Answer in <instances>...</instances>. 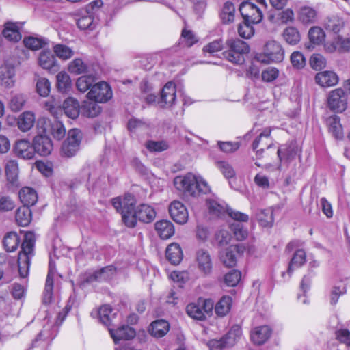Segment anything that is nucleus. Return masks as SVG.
Returning a JSON list of instances; mask_svg holds the SVG:
<instances>
[{
	"label": "nucleus",
	"mask_w": 350,
	"mask_h": 350,
	"mask_svg": "<svg viewBox=\"0 0 350 350\" xmlns=\"http://www.w3.org/2000/svg\"><path fill=\"white\" fill-rule=\"evenodd\" d=\"M260 225L264 227L271 226L273 223V211L271 209L261 210L257 215Z\"/></svg>",
	"instance_id": "nucleus-54"
},
{
	"label": "nucleus",
	"mask_w": 350,
	"mask_h": 350,
	"mask_svg": "<svg viewBox=\"0 0 350 350\" xmlns=\"http://www.w3.org/2000/svg\"><path fill=\"white\" fill-rule=\"evenodd\" d=\"M315 81L321 87H331L336 85L338 83V77L334 72L331 70H325L319 72L316 75Z\"/></svg>",
	"instance_id": "nucleus-26"
},
{
	"label": "nucleus",
	"mask_w": 350,
	"mask_h": 350,
	"mask_svg": "<svg viewBox=\"0 0 350 350\" xmlns=\"http://www.w3.org/2000/svg\"><path fill=\"white\" fill-rule=\"evenodd\" d=\"M35 243L34 233L31 231L26 232L18 256V273L21 278H25L29 274L31 260L35 254Z\"/></svg>",
	"instance_id": "nucleus-2"
},
{
	"label": "nucleus",
	"mask_w": 350,
	"mask_h": 350,
	"mask_svg": "<svg viewBox=\"0 0 350 350\" xmlns=\"http://www.w3.org/2000/svg\"><path fill=\"white\" fill-rule=\"evenodd\" d=\"M211 299H199L197 303H191L187 306V312L189 317L198 320H204L206 314L209 315L213 309Z\"/></svg>",
	"instance_id": "nucleus-7"
},
{
	"label": "nucleus",
	"mask_w": 350,
	"mask_h": 350,
	"mask_svg": "<svg viewBox=\"0 0 350 350\" xmlns=\"http://www.w3.org/2000/svg\"><path fill=\"white\" fill-rule=\"evenodd\" d=\"M113 206L122 215V221L129 228L135 227V218L133 216L135 200L132 194L123 197H116L111 200Z\"/></svg>",
	"instance_id": "nucleus-3"
},
{
	"label": "nucleus",
	"mask_w": 350,
	"mask_h": 350,
	"mask_svg": "<svg viewBox=\"0 0 350 350\" xmlns=\"http://www.w3.org/2000/svg\"><path fill=\"white\" fill-rule=\"evenodd\" d=\"M63 110L65 114L72 118H77L80 113V106L79 102L73 98H68L63 103Z\"/></svg>",
	"instance_id": "nucleus-34"
},
{
	"label": "nucleus",
	"mask_w": 350,
	"mask_h": 350,
	"mask_svg": "<svg viewBox=\"0 0 350 350\" xmlns=\"http://www.w3.org/2000/svg\"><path fill=\"white\" fill-rule=\"evenodd\" d=\"M33 146L35 153L40 156L49 155L53 148L51 139L46 135H38L33 140Z\"/></svg>",
	"instance_id": "nucleus-15"
},
{
	"label": "nucleus",
	"mask_w": 350,
	"mask_h": 350,
	"mask_svg": "<svg viewBox=\"0 0 350 350\" xmlns=\"http://www.w3.org/2000/svg\"><path fill=\"white\" fill-rule=\"evenodd\" d=\"M2 33L3 36L10 41L18 42L21 38L18 26L16 23H6Z\"/></svg>",
	"instance_id": "nucleus-39"
},
{
	"label": "nucleus",
	"mask_w": 350,
	"mask_h": 350,
	"mask_svg": "<svg viewBox=\"0 0 350 350\" xmlns=\"http://www.w3.org/2000/svg\"><path fill=\"white\" fill-rule=\"evenodd\" d=\"M241 336V330L238 326L232 327L230 331L219 339L210 340L207 345L210 350H222L234 346Z\"/></svg>",
	"instance_id": "nucleus-6"
},
{
	"label": "nucleus",
	"mask_w": 350,
	"mask_h": 350,
	"mask_svg": "<svg viewBox=\"0 0 350 350\" xmlns=\"http://www.w3.org/2000/svg\"><path fill=\"white\" fill-rule=\"evenodd\" d=\"M327 107L332 111L343 112L347 107V96L342 88L332 90L327 96Z\"/></svg>",
	"instance_id": "nucleus-10"
},
{
	"label": "nucleus",
	"mask_w": 350,
	"mask_h": 350,
	"mask_svg": "<svg viewBox=\"0 0 350 350\" xmlns=\"http://www.w3.org/2000/svg\"><path fill=\"white\" fill-rule=\"evenodd\" d=\"M174 184L178 190L193 196L211 192L208 183L202 177L196 176L191 173L176 176L174 180Z\"/></svg>",
	"instance_id": "nucleus-1"
},
{
	"label": "nucleus",
	"mask_w": 350,
	"mask_h": 350,
	"mask_svg": "<svg viewBox=\"0 0 350 350\" xmlns=\"http://www.w3.org/2000/svg\"><path fill=\"white\" fill-rule=\"evenodd\" d=\"M265 51L252 54V64H279L284 59V52L275 41H269L265 45Z\"/></svg>",
	"instance_id": "nucleus-4"
},
{
	"label": "nucleus",
	"mask_w": 350,
	"mask_h": 350,
	"mask_svg": "<svg viewBox=\"0 0 350 350\" xmlns=\"http://www.w3.org/2000/svg\"><path fill=\"white\" fill-rule=\"evenodd\" d=\"M206 205L211 214L216 217L224 215L227 212V207L224 203H219L214 199H208Z\"/></svg>",
	"instance_id": "nucleus-44"
},
{
	"label": "nucleus",
	"mask_w": 350,
	"mask_h": 350,
	"mask_svg": "<svg viewBox=\"0 0 350 350\" xmlns=\"http://www.w3.org/2000/svg\"><path fill=\"white\" fill-rule=\"evenodd\" d=\"M77 16V25L81 30L93 31L98 23V20L95 18L94 12H88L85 10Z\"/></svg>",
	"instance_id": "nucleus-19"
},
{
	"label": "nucleus",
	"mask_w": 350,
	"mask_h": 350,
	"mask_svg": "<svg viewBox=\"0 0 350 350\" xmlns=\"http://www.w3.org/2000/svg\"><path fill=\"white\" fill-rule=\"evenodd\" d=\"M14 150L18 157L25 159H32L35 154L33 144L26 139L17 141Z\"/></svg>",
	"instance_id": "nucleus-25"
},
{
	"label": "nucleus",
	"mask_w": 350,
	"mask_h": 350,
	"mask_svg": "<svg viewBox=\"0 0 350 350\" xmlns=\"http://www.w3.org/2000/svg\"><path fill=\"white\" fill-rule=\"evenodd\" d=\"M306 260V254L304 250L300 249L297 250L288 265L287 273L291 275L295 269L301 267L305 264Z\"/></svg>",
	"instance_id": "nucleus-38"
},
{
	"label": "nucleus",
	"mask_w": 350,
	"mask_h": 350,
	"mask_svg": "<svg viewBox=\"0 0 350 350\" xmlns=\"http://www.w3.org/2000/svg\"><path fill=\"white\" fill-rule=\"evenodd\" d=\"M35 120L36 118L33 113L29 111H25L18 118V127L23 132L28 131L34 125Z\"/></svg>",
	"instance_id": "nucleus-33"
},
{
	"label": "nucleus",
	"mask_w": 350,
	"mask_h": 350,
	"mask_svg": "<svg viewBox=\"0 0 350 350\" xmlns=\"http://www.w3.org/2000/svg\"><path fill=\"white\" fill-rule=\"evenodd\" d=\"M23 43L27 48L37 51L47 44L48 40L42 37L29 36L24 38Z\"/></svg>",
	"instance_id": "nucleus-45"
},
{
	"label": "nucleus",
	"mask_w": 350,
	"mask_h": 350,
	"mask_svg": "<svg viewBox=\"0 0 350 350\" xmlns=\"http://www.w3.org/2000/svg\"><path fill=\"white\" fill-rule=\"evenodd\" d=\"M325 34L323 30L319 27H312L308 31L310 42L314 44L319 45L323 42Z\"/></svg>",
	"instance_id": "nucleus-52"
},
{
	"label": "nucleus",
	"mask_w": 350,
	"mask_h": 350,
	"mask_svg": "<svg viewBox=\"0 0 350 350\" xmlns=\"http://www.w3.org/2000/svg\"><path fill=\"white\" fill-rule=\"evenodd\" d=\"M297 18L304 25H311L317 21L318 12L311 6L303 5L297 11Z\"/></svg>",
	"instance_id": "nucleus-24"
},
{
	"label": "nucleus",
	"mask_w": 350,
	"mask_h": 350,
	"mask_svg": "<svg viewBox=\"0 0 350 350\" xmlns=\"http://www.w3.org/2000/svg\"><path fill=\"white\" fill-rule=\"evenodd\" d=\"M25 103V98L23 94L14 96L10 101V107L13 111H19Z\"/></svg>",
	"instance_id": "nucleus-62"
},
{
	"label": "nucleus",
	"mask_w": 350,
	"mask_h": 350,
	"mask_svg": "<svg viewBox=\"0 0 350 350\" xmlns=\"http://www.w3.org/2000/svg\"><path fill=\"white\" fill-rule=\"evenodd\" d=\"M285 40L290 44H296L300 40V35L298 30L293 27H289L285 29L283 33Z\"/></svg>",
	"instance_id": "nucleus-55"
},
{
	"label": "nucleus",
	"mask_w": 350,
	"mask_h": 350,
	"mask_svg": "<svg viewBox=\"0 0 350 350\" xmlns=\"http://www.w3.org/2000/svg\"><path fill=\"white\" fill-rule=\"evenodd\" d=\"M279 75V70L275 67H267L262 71L261 77L262 81L271 82L274 81Z\"/></svg>",
	"instance_id": "nucleus-64"
},
{
	"label": "nucleus",
	"mask_w": 350,
	"mask_h": 350,
	"mask_svg": "<svg viewBox=\"0 0 350 350\" xmlns=\"http://www.w3.org/2000/svg\"><path fill=\"white\" fill-rule=\"evenodd\" d=\"M127 126L131 132L136 133L148 129L150 123L144 120L133 118L129 120Z\"/></svg>",
	"instance_id": "nucleus-51"
},
{
	"label": "nucleus",
	"mask_w": 350,
	"mask_h": 350,
	"mask_svg": "<svg viewBox=\"0 0 350 350\" xmlns=\"http://www.w3.org/2000/svg\"><path fill=\"white\" fill-rule=\"evenodd\" d=\"M146 147L150 152H162L166 150L169 146L165 141L149 140L146 143Z\"/></svg>",
	"instance_id": "nucleus-60"
},
{
	"label": "nucleus",
	"mask_w": 350,
	"mask_h": 350,
	"mask_svg": "<svg viewBox=\"0 0 350 350\" xmlns=\"http://www.w3.org/2000/svg\"><path fill=\"white\" fill-rule=\"evenodd\" d=\"M272 329L268 325H261L254 327L250 332L252 341L258 345L266 342L271 337Z\"/></svg>",
	"instance_id": "nucleus-22"
},
{
	"label": "nucleus",
	"mask_w": 350,
	"mask_h": 350,
	"mask_svg": "<svg viewBox=\"0 0 350 350\" xmlns=\"http://www.w3.org/2000/svg\"><path fill=\"white\" fill-rule=\"evenodd\" d=\"M155 230L159 237L163 239L171 237L174 233V228L172 222L168 220L159 221L155 224Z\"/></svg>",
	"instance_id": "nucleus-35"
},
{
	"label": "nucleus",
	"mask_w": 350,
	"mask_h": 350,
	"mask_svg": "<svg viewBox=\"0 0 350 350\" xmlns=\"http://www.w3.org/2000/svg\"><path fill=\"white\" fill-rule=\"evenodd\" d=\"M235 8L230 1H226L220 12V18L223 23L228 24L234 21Z\"/></svg>",
	"instance_id": "nucleus-47"
},
{
	"label": "nucleus",
	"mask_w": 350,
	"mask_h": 350,
	"mask_svg": "<svg viewBox=\"0 0 350 350\" xmlns=\"http://www.w3.org/2000/svg\"><path fill=\"white\" fill-rule=\"evenodd\" d=\"M196 266L201 274L209 275L212 273L213 269V258L210 253L204 249H200L196 254Z\"/></svg>",
	"instance_id": "nucleus-12"
},
{
	"label": "nucleus",
	"mask_w": 350,
	"mask_h": 350,
	"mask_svg": "<svg viewBox=\"0 0 350 350\" xmlns=\"http://www.w3.org/2000/svg\"><path fill=\"white\" fill-rule=\"evenodd\" d=\"M15 67H1L0 80L6 88H12L15 83Z\"/></svg>",
	"instance_id": "nucleus-40"
},
{
	"label": "nucleus",
	"mask_w": 350,
	"mask_h": 350,
	"mask_svg": "<svg viewBox=\"0 0 350 350\" xmlns=\"http://www.w3.org/2000/svg\"><path fill=\"white\" fill-rule=\"evenodd\" d=\"M166 258L173 265L179 264L183 259V252L180 245L176 243L170 244L166 249Z\"/></svg>",
	"instance_id": "nucleus-36"
},
{
	"label": "nucleus",
	"mask_w": 350,
	"mask_h": 350,
	"mask_svg": "<svg viewBox=\"0 0 350 350\" xmlns=\"http://www.w3.org/2000/svg\"><path fill=\"white\" fill-rule=\"evenodd\" d=\"M176 85L172 81L167 82L163 88L159 101L161 107H170L176 101Z\"/></svg>",
	"instance_id": "nucleus-17"
},
{
	"label": "nucleus",
	"mask_w": 350,
	"mask_h": 350,
	"mask_svg": "<svg viewBox=\"0 0 350 350\" xmlns=\"http://www.w3.org/2000/svg\"><path fill=\"white\" fill-rule=\"evenodd\" d=\"M231 306L232 298L230 296H224L215 306V313L217 316L223 317L230 312Z\"/></svg>",
	"instance_id": "nucleus-46"
},
{
	"label": "nucleus",
	"mask_w": 350,
	"mask_h": 350,
	"mask_svg": "<svg viewBox=\"0 0 350 350\" xmlns=\"http://www.w3.org/2000/svg\"><path fill=\"white\" fill-rule=\"evenodd\" d=\"M112 90L109 85L105 81H100L91 88L87 96L91 100L106 103L112 98Z\"/></svg>",
	"instance_id": "nucleus-9"
},
{
	"label": "nucleus",
	"mask_w": 350,
	"mask_h": 350,
	"mask_svg": "<svg viewBox=\"0 0 350 350\" xmlns=\"http://www.w3.org/2000/svg\"><path fill=\"white\" fill-rule=\"evenodd\" d=\"M277 153L280 161H291L297 154V147L293 142L286 144L278 150Z\"/></svg>",
	"instance_id": "nucleus-32"
},
{
	"label": "nucleus",
	"mask_w": 350,
	"mask_h": 350,
	"mask_svg": "<svg viewBox=\"0 0 350 350\" xmlns=\"http://www.w3.org/2000/svg\"><path fill=\"white\" fill-rule=\"evenodd\" d=\"M15 219L18 226H27L32 219L31 209L26 206L19 207L16 210Z\"/></svg>",
	"instance_id": "nucleus-37"
},
{
	"label": "nucleus",
	"mask_w": 350,
	"mask_h": 350,
	"mask_svg": "<svg viewBox=\"0 0 350 350\" xmlns=\"http://www.w3.org/2000/svg\"><path fill=\"white\" fill-rule=\"evenodd\" d=\"M216 167L226 178H231L235 176V171L232 166L226 161H218L215 162Z\"/></svg>",
	"instance_id": "nucleus-56"
},
{
	"label": "nucleus",
	"mask_w": 350,
	"mask_h": 350,
	"mask_svg": "<svg viewBox=\"0 0 350 350\" xmlns=\"http://www.w3.org/2000/svg\"><path fill=\"white\" fill-rule=\"evenodd\" d=\"M56 336V330L51 325H44L32 342V347H47Z\"/></svg>",
	"instance_id": "nucleus-18"
},
{
	"label": "nucleus",
	"mask_w": 350,
	"mask_h": 350,
	"mask_svg": "<svg viewBox=\"0 0 350 350\" xmlns=\"http://www.w3.org/2000/svg\"><path fill=\"white\" fill-rule=\"evenodd\" d=\"M51 84L46 78H40L38 79L36 83L37 92L43 97L47 96L50 92Z\"/></svg>",
	"instance_id": "nucleus-61"
},
{
	"label": "nucleus",
	"mask_w": 350,
	"mask_h": 350,
	"mask_svg": "<svg viewBox=\"0 0 350 350\" xmlns=\"http://www.w3.org/2000/svg\"><path fill=\"white\" fill-rule=\"evenodd\" d=\"M55 55L62 60L70 59L74 54L73 51L64 44H56L53 48Z\"/></svg>",
	"instance_id": "nucleus-53"
},
{
	"label": "nucleus",
	"mask_w": 350,
	"mask_h": 350,
	"mask_svg": "<svg viewBox=\"0 0 350 350\" xmlns=\"http://www.w3.org/2000/svg\"><path fill=\"white\" fill-rule=\"evenodd\" d=\"M133 216L135 218V226L137 220L144 223L152 221L156 217V212L151 206L142 204L135 208Z\"/></svg>",
	"instance_id": "nucleus-21"
},
{
	"label": "nucleus",
	"mask_w": 350,
	"mask_h": 350,
	"mask_svg": "<svg viewBox=\"0 0 350 350\" xmlns=\"http://www.w3.org/2000/svg\"><path fill=\"white\" fill-rule=\"evenodd\" d=\"M241 273L239 271L232 270L224 275V282L228 286H235L240 282Z\"/></svg>",
	"instance_id": "nucleus-59"
},
{
	"label": "nucleus",
	"mask_w": 350,
	"mask_h": 350,
	"mask_svg": "<svg viewBox=\"0 0 350 350\" xmlns=\"http://www.w3.org/2000/svg\"><path fill=\"white\" fill-rule=\"evenodd\" d=\"M108 329L115 344H118V342L122 340H131L133 338L136 334L135 329L129 325H122L116 329L109 327Z\"/></svg>",
	"instance_id": "nucleus-23"
},
{
	"label": "nucleus",
	"mask_w": 350,
	"mask_h": 350,
	"mask_svg": "<svg viewBox=\"0 0 350 350\" xmlns=\"http://www.w3.org/2000/svg\"><path fill=\"white\" fill-rule=\"evenodd\" d=\"M21 243V238L16 232H8L3 238V245L7 252L15 251Z\"/></svg>",
	"instance_id": "nucleus-42"
},
{
	"label": "nucleus",
	"mask_w": 350,
	"mask_h": 350,
	"mask_svg": "<svg viewBox=\"0 0 350 350\" xmlns=\"http://www.w3.org/2000/svg\"><path fill=\"white\" fill-rule=\"evenodd\" d=\"M329 132L336 139L343 137V130L340 124V118L336 115L329 116L326 120Z\"/></svg>",
	"instance_id": "nucleus-30"
},
{
	"label": "nucleus",
	"mask_w": 350,
	"mask_h": 350,
	"mask_svg": "<svg viewBox=\"0 0 350 350\" xmlns=\"http://www.w3.org/2000/svg\"><path fill=\"white\" fill-rule=\"evenodd\" d=\"M239 12L245 21L259 23L262 19L260 8L250 1H243L239 5Z\"/></svg>",
	"instance_id": "nucleus-11"
},
{
	"label": "nucleus",
	"mask_w": 350,
	"mask_h": 350,
	"mask_svg": "<svg viewBox=\"0 0 350 350\" xmlns=\"http://www.w3.org/2000/svg\"><path fill=\"white\" fill-rule=\"evenodd\" d=\"M334 50L340 52H347L350 51V38L338 37L333 43Z\"/></svg>",
	"instance_id": "nucleus-63"
},
{
	"label": "nucleus",
	"mask_w": 350,
	"mask_h": 350,
	"mask_svg": "<svg viewBox=\"0 0 350 350\" xmlns=\"http://www.w3.org/2000/svg\"><path fill=\"white\" fill-rule=\"evenodd\" d=\"M345 25L344 20L337 15L328 16L325 20L324 26L327 31L338 33Z\"/></svg>",
	"instance_id": "nucleus-41"
},
{
	"label": "nucleus",
	"mask_w": 350,
	"mask_h": 350,
	"mask_svg": "<svg viewBox=\"0 0 350 350\" xmlns=\"http://www.w3.org/2000/svg\"><path fill=\"white\" fill-rule=\"evenodd\" d=\"M96 77L93 74L84 75L78 78L76 86L81 92H86L95 81Z\"/></svg>",
	"instance_id": "nucleus-49"
},
{
	"label": "nucleus",
	"mask_w": 350,
	"mask_h": 350,
	"mask_svg": "<svg viewBox=\"0 0 350 350\" xmlns=\"http://www.w3.org/2000/svg\"><path fill=\"white\" fill-rule=\"evenodd\" d=\"M18 196L23 206L27 207L34 205L38 200L36 191L33 189L28 187L22 188L19 191Z\"/></svg>",
	"instance_id": "nucleus-31"
},
{
	"label": "nucleus",
	"mask_w": 350,
	"mask_h": 350,
	"mask_svg": "<svg viewBox=\"0 0 350 350\" xmlns=\"http://www.w3.org/2000/svg\"><path fill=\"white\" fill-rule=\"evenodd\" d=\"M113 309L108 304L103 305L98 311L99 319L102 323L107 327L111 324L112 319L116 313H112Z\"/></svg>",
	"instance_id": "nucleus-48"
},
{
	"label": "nucleus",
	"mask_w": 350,
	"mask_h": 350,
	"mask_svg": "<svg viewBox=\"0 0 350 350\" xmlns=\"http://www.w3.org/2000/svg\"><path fill=\"white\" fill-rule=\"evenodd\" d=\"M170 329L169 323L163 319L153 321L149 327L150 334L155 338L163 337Z\"/></svg>",
	"instance_id": "nucleus-28"
},
{
	"label": "nucleus",
	"mask_w": 350,
	"mask_h": 350,
	"mask_svg": "<svg viewBox=\"0 0 350 350\" xmlns=\"http://www.w3.org/2000/svg\"><path fill=\"white\" fill-rule=\"evenodd\" d=\"M40 66H55V57L49 50H43L39 56Z\"/></svg>",
	"instance_id": "nucleus-58"
},
{
	"label": "nucleus",
	"mask_w": 350,
	"mask_h": 350,
	"mask_svg": "<svg viewBox=\"0 0 350 350\" xmlns=\"http://www.w3.org/2000/svg\"><path fill=\"white\" fill-rule=\"evenodd\" d=\"M252 24L254 23L252 22L245 21L243 20V23L239 24L238 27V32L239 36L246 39L251 38L254 33Z\"/></svg>",
	"instance_id": "nucleus-57"
},
{
	"label": "nucleus",
	"mask_w": 350,
	"mask_h": 350,
	"mask_svg": "<svg viewBox=\"0 0 350 350\" xmlns=\"http://www.w3.org/2000/svg\"><path fill=\"white\" fill-rule=\"evenodd\" d=\"M54 277L55 271H53L52 266L50 264L46 279L45 287L43 292L42 302L44 304H49L52 301Z\"/></svg>",
	"instance_id": "nucleus-29"
},
{
	"label": "nucleus",
	"mask_w": 350,
	"mask_h": 350,
	"mask_svg": "<svg viewBox=\"0 0 350 350\" xmlns=\"http://www.w3.org/2000/svg\"><path fill=\"white\" fill-rule=\"evenodd\" d=\"M116 273V269L113 265L107 266L90 274L87 278L88 282L107 280Z\"/></svg>",
	"instance_id": "nucleus-27"
},
{
	"label": "nucleus",
	"mask_w": 350,
	"mask_h": 350,
	"mask_svg": "<svg viewBox=\"0 0 350 350\" xmlns=\"http://www.w3.org/2000/svg\"><path fill=\"white\" fill-rule=\"evenodd\" d=\"M5 174L8 180L13 185L16 184L18 180V168L16 161L10 160L5 165Z\"/></svg>",
	"instance_id": "nucleus-50"
},
{
	"label": "nucleus",
	"mask_w": 350,
	"mask_h": 350,
	"mask_svg": "<svg viewBox=\"0 0 350 350\" xmlns=\"http://www.w3.org/2000/svg\"><path fill=\"white\" fill-rule=\"evenodd\" d=\"M271 129L266 128L253 142V150L256 152V155L258 157L262 156L265 148L269 149L272 146L273 142L271 138Z\"/></svg>",
	"instance_id": "nucleus-13"
},
{
	"label": "nucleus",
	"mask_w": 350,
	"mask_h": 350,
	"mask_svg": "<svg viewBox=\"0 0 350 350\" xmlns=\"http://www.w3.org/2000/svg\"><path fill=\"white\" fill-rule=\"evenodd\" d=\"M226 44L229 50L222 53L224 58L232 64H242L244 61V55L250 52V46L240 39H228Z\"/></svg>",
	"instance_id": "nucleus-5"
},
{
	"label": "nucleus",
	"mask_w": 350,
	"mask_h": 350,
	"mask_svg": "<svg viewBox=\"0 0 350 350\" xmlns=\"http://www.w3.org/2000/svg\"><path fill=\"white\" fill-rule=\"evenodd\" d=\"M81 140V131L77 129L68 131V137L61 148L62 154L66 157H73L79 149Z\"/></svg>",
	"instance_id": "nucleus-8"
},
{
	"label": "nucleus",
	"mask_w": 350,
	"mask_h": 350,
	"mask_svg": "<svg viewBox=\"0 0 350 350\" xmlns=\"http://www.w3.org/2000/svg\"><path fill=\"white\" fill-rule=\"evenodd\" d=\"M38 124H44L43 132L46 133H51L53 137L57 140H60L65 136L66 130L63 124L55 120L53 122L43 118L40 119L38 122Z\"/></svg>",
	"instance_id": "nucleus-14"
},
{
	"label": "nucleus",
	"mask_w": 350,
	"mask_h": 350,
	"mask_svg": "<svg viewBox=\"0 0 350 350\" xmlns=\"http://www.w3.org/2000/svg\"><path fill=\"white\" fill-rule=\"evenodd\" d=\"M94 100L84 101L81 107V113L88 118H94L101 111V107Z\"/></svg>",
	"instance_id": "nucleus-43"
},
{
	"label": "nucleus",
	"mask_w": 350,
	"mask_h": 350,
	"mask_svg": "<svg viewBox=\"0 0 350 350\" xmlns=\"http://www.w3.org/2000/svg\"><path fill=\"white\" fill-rule=\"evenodd\" d=\"M169 213L172 219L179 224H184L188 220V211L180 201H174L170 204Z\"/></svg>",
	"instance_id": "nucleus-16"
},
{
	"label": "nucleus",
	"mask_w": 350,
	"mask_h": 350,
	"mask_svg": "<svg viewBox=\"0 0 350 350\" xmlns=\"http://www.w3.org/2000/svg\"><path fill=\"white\" fill-rule=\"evenodd\" d=\"M245 247L241 244L232 245L226 248L221 255V260L226 267H234L237 263L236 254L243 253Z\"/></svg>",
	"instance_id": "nucleus-20"
}]
</instances>
